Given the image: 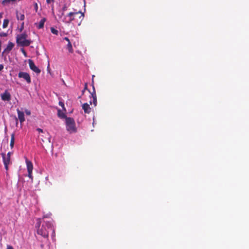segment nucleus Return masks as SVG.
Segmentation results:
<instances>
[{"mask_svg": "<svg viewBox=\"0 0 249 249\" xmlns=\"http://www.w3.org/2000/svg\"><path fill=\"white\" fill-rule=\"evenodd\" d=\"M23 26H21V28L20 29V31H22V28H23Z\"/></svg>", "mask_w": 249, "mask_h": 249, "instance_id": "36", "label": "nucleus"}, {"mask_svg": "<svg viewBox=\"0 0 249 249\" xmlns=\"http://www.w3.org/2000/svg\"><path fill=\"white\" fill-rule=\"evenodd\" d=\"M15 142V135L14 133L12 134L10 141V147L12 148L14 146Z\"/></svg>", "mask_w": 249, "mask_h": 249, "instance_id": "17", "label": "nucleus"}, {"mask_svg": "<svg viewBox=\"0 0 249 249\" xmlns=\"http://www.w3.org/2000/svg\"><path fill=\"white\" fill-rule=\"evenodd\" d=\"M9 22V21L8 19H4L3 22L2 27L3 28H6L7 27Z\"/></svg>", "mask_w": 249, "mask_h": 249, "instance_id": "19", "label": "nucleus"}, {"mask_svg": "<svg viewBox=\"0 0 249 249\" xmlns=\"http://www.w3.org/2000/svg\"><path fill=\"white\" fill-rule=\"evenodd\" d=\"M18 118L20 124L23 123L25 121L24 114L23 111H21L19 109H17Z\"/></svg>", "mask_w": 249, "mask_h": 249, "instance_id": "9", "label": "nucleus"}, {"mask_svg": "<svg viewBox=\"0 0 249 249\" xmlns=\"http://www.w3.org/2000/svg\"><path fill=\"white\" fill-rule=\"evenodd\" d=\"M67 10V7L66 5H64V6L62 8V12H61V14L59 15L60 18H62V16L64 15V12Z\"/></svg>", "mask_w": 249, "mask_h": 249, "instance_id": "20", "label": "nucleus"}, {"mask_svg": "<svg viewBox=\"0 0 249 249\" xmlns=\"http://www.w3.org/2000/svg\"><path fill=\"white\" fill-rule=\"evenodd\" d=\"M35 6L36 10V11H37V3H36L35 4Z\"/></svg>", "mask_w": 249, "mask_h": 249, "instance_id": "35", "label": "nucleus"}, {"mask_svg": "<svg viewBox=\"0 0 249 249\" xmlns=\"http://www.w3.org/2000/svg\"><path fill=\"white\" fill-rule=\"evenodd\" d=\"M17 18L18 20H23L25 18L24 15L21 13L17 12Z\"/></svg>", "mask_w": 249, "mask_h": 249, "instance_id": "16", "label": "nucleus"}, {"mask_svg": "<svg viewBox=\"0 0 249 249\" xmlns=\"http://www.w3.org/2000/svg\"><path fill=\"white\" fill-rule=\"evenodd\" d=\"M0 97L1 100L3 101L9 102L11 99V95L7 89L3 93L1 94Z\"/></svg>", "mask_w": 249, "mask_h": 249, "instance_id": "6", "label": "nucleus"}, {"mask_svg": "<svg viewBox=\"0 0 249 249\" xmlns=\"http://www.w3.org/2000/svg\"><path fill=\"white\" fill-rule=\"evenodd\" d=\"M18 77L24 79L28 84L31 83V79L29 74L26 72L20 71L18 74Z\"/></svg>", "mask_w": 249, "mask_h": 249, "instance_id": "5", "label": "nucleus"}, {"mask_svg": "<svg viewBox=\"0 0 249 249\" xmlns=\"http://www.w3.org/2000/svg\"><path fill=\"white\" fill-rule=\"evenodd\" d=\"M46 21V18H43L41 19V20L39 21L38 24L36 23V24L37 25L36 27L38 29H41L43 28L44 23Z\"/></svg>", "mask_w": 249, "mask_h": 249, "instance_id": "14", "label": "nucleus"}, {"mask_svg": "<svg viewBox=\"0 0 249 249\" xmlns=\"http://www.w3.org/2000/svg\"><path fill=\"white\" fill-rule=\"evenodd\" d=\"M21 51L25 56H27V53L24 49H21Z\"/></svg>", "mask_w": 249, "mask_h": 249, "instance_id": "24", "label": "nucleus"}, {"mask_svg": "<svg viewBox=\"0 0 249 249\" xmlns=\"http://www.w3.org/2000/svg\"><path fill=\"white\" fill-rule=\"evenodd\" d=\"M51 31L54 35H58V31L56 29H54V28L52 27L51 28Z\"/></svg>", "mask_w": 249, "mask_h": 249, "instance_id": "21", "label": "nucleus"}, {"mask_svg": "<svg viewBox=\"0 0 249 249\" xmlns=\"http://www.w3.org/2000/svg\"><path fill=\"white\" fill-rule=\"evenodd\" d=\"M1 156L2 157L5 169H6V170L7 171L8 170V165L9 164V163L10 162V158L7 157L6 156L5 154H4V153H2Z\"/></svg>", "mask_w": 249, "mask_h": 249, "instance_id": "8", "label": "nucleus"}, {"mask_svg": "<svg viewBox=\"0 0 249 249\" xmlns=\"http://www.w3.org/2000/svg\"><path fill=\"white\" fill-rule=\"evenodd\" d=\"M28 172V177L31 178L32 180H33V176H32V171H31V172Z\"/></svg>", "mask_w": 249, "mask_h": 249, "instance_id": "23", "label": "nucleus"}, {"mask_svg": "<svg viewBox=\"0 0 249 249\" xmlns=\"http://www.w3.org/2000/svg\"><path fill=\"white\" fill-rule=\"evenodd\" d=\"M85 90H84V89H83V90H82V93H83L84 92Z\"/></svg>", "mask_w": 249, "mask_h": 249, "instance_id": "37", "label": "nucleus"}, {"mask_svg": "<svg viewBox=\"0 0 249 249\" xmlns=\"http://www.w3.org/2000/svg\"><path fill=\"white\" fill-rule=\"evenodd\" d=\"M3 69V65L2 64L0 65V71H1Z\"/></svg>", "mask_w": 249, "mask_h": 249, "instance_id": "34", "label": "nucleus"}, {"mask_svg": "<svg viewBox=\"0 0 249 249\" xmlns=\"http://www.w3.org/2000/svg\"><path fill=\"white\" fill-rule=\"evenodd\" d=\"M11 154H12V153H11V152H9L7 153V155H6V156L7 157H8V158H10V156H11Z\"/></svg>", "mask_w": 249, "mask_h": 249, "instance_id": "30", "label": "nucleus"}, {"mask_svg": "<svg viewBox=\"0 0 249 249\" xmlns=\"http://www.w3.org/2000/svg\"><path fill=\"white\" fill-rule=\"evenodd\" d=\"M54 0H46V2L48 4L51 3L52 2H53Z\"/></svg>", "mask_w": 249, "mask_h": 249, "instance_id": "28", "label": "nucleus"}, {"mask_svg": "<svg viewBox=\"0 0 249 249\" xmlns=\"http://www.w3.org/2000/svg\"><path fill=\"white\" fill-rule=\"evenodd\" d=\"M26 163L27 165L28 172L32 171L33 169V165L32 162L26 159Z\"/></svg>", "mask_w": 249, "mask_h": 249, "instance_id": "13", "label": "nucleus"}, {"mask_svg": "<svg viewBox=\"0 0 249 249\" xmlns=\"http://www.w3.org/2000/svg\"><path fill=\"white\" fill-rule=\"evenodd\" d=\"M64 39L66 40L68 42V43L70 42V39L67 37H64Z\"/></svg>", "mask_w": 249, "mask_h": 249, "instance_id": "31", "label": "nucleus"}, {"mask_svg": "<svg viewBox=\"0 0 249 249\" xmlns=\"http://www.w3.org/2000/svg\"><path fill=\"white\" fill-rule=\"evenodd\" d=\"M14 46V44L11 42H9L7 45L6 48L4 49L3 52V53H9L13 48Z\"/></svg>", "mask_w": 249, "mask_h": 249, "instance_id": "10", "label": "nucleus"}, {"mask_svg": "<svg viewBox=\"0 0 249 249\" xmlns=\"http://www.w3.org/2000/svg\"><path fill=\"white\" fill-rule=\"evenodd\" d=\"M7 36V33H0V37H6Z\"/></svg>", "mask_w": 249, "mask_h": 249, "instance_id": "22", "label": "nucleus"}, {"mask_svg": "<svg viewBox=\"0 0 249 249\" xmlns=\"http://www.w3.org/2000/svg\"><path fill=\"white\" fill-rule=\"evenodd\" d=\"M67 48L68 50L69 53H73V50L72 46V45H71V42L68 43V44L67 45Z\"/></svg>", "mask_w": 249, "mask_h": 249, "instance_id": "18", "label": "nucleus"}, {"mask_svg": "<svg viewBox=\"0 0 249 249\" xmlns=\"http://www.w3.org/2000/svg\"><path fill=\"white\" fill-rule=\"evenodd\" d=\"M87 88H88V85H87V83H85V87H84V90L87 89Z\"/></svg>", "mask_w": 249, "mask_h": 249, "instance_id": "33", "label": "nucleus"}, {"mask_svg": "<svg viewBox=\"0 0 249 249\" xmlns=\"http://www.w3.org/2000/svg\"><path fill=\"white\" fill-rule=\"evenodd\" d=\"M66 129L70 133L77 132V128L74 119L71 117L66 118Z\"/></svg>", "mask_w": 249, "mask_h": 249, "instance_id": "2", "label": "nucleus"}, {"mask_svg": "<svg viewBox=\"0 0 249 249\" xmlns=\"http://www.w3.org/2000/svg\"><path fill=\"white\" fill-rule=\"evenodd\" d=\"M6 249H14L12 246H11L10 245H8V246H7Z\"/></svg>", "mask_w": 249, "mask_h": 249, "instance_id": "32", "label": "nucleus"}, {"mask_svg": "<svg viewBox=\"0 0 249 249\" xmlns=\"http://www.w3.org/2000/svg\"><path fill=\"white\" fill-rule=\"evenodd\" d=\"M15 0H4L2 2H4V1L10 2L11 1H14Z\"/></svg>", "mask_w": 249, "mask_h": 249, "instance_id": "29", "label": "nucleus"}, {"mask_svg": "<svg viewBox=\"0 0 249 249\" xmlns=\"http://www.w3.org/2000/svg\"><path fill=\"white\" fill-rule=\"evenodd\" d=\"M29 65L31 70L36 73H40L41 71L35 65L34 61L32 60H29Z\"/></svg>", "mask_w": 249, "mask_h": 249, "instance_id": "7", "label": "nucleus"}, {"mask_svg": "<svg viewBox=\"0 0 249 249\" xmlns=\"http://www.w3.org/2000/svg\"><path fill=\"white\" fill-rule=\"evenodd\" d=\"M25 112V113L26 114V115H31V111L29 110L26 109Z\"/></svg>", "mask_w": 249, "mask_h": 249, "instance_id": "25", "label": "nucleus"}, {"mask_svg": "<svg viewBox=\"0 0 249 249\" xmlns=\"http://www.w3.org/2000/svg\"><path fill=\"white\" fill-rule=\"evenodd\" d=\"M90 96L93 99V104H94V106H96L97 105V101L94 86H93V91L92 93H90Z\"/></svg>", "mask_w": 249, "mask_h": 249, "instance_id": "12", "label": "nucleus"}, {"mask_svg": "<svg viewBox=\"0 0 249 249\" xmlns=\"http://www.w3.org/2000/svg\"><path fill=\"white\" fill-rule=\"evenodd\" d=\"M41 219L38 218L36 224V228H37V233L40 235L44 238H48L49 236V229H52V224L50 222L44 221L41 226Z\"/></svg>", "mask_w": 249, "mask_h": 249, "instance_id": "1", "label": "nucleus"}, {"mask_svg": "<svg viewBox=\"0 0 249 249\" xmlns=\"http://www.w3.org/2000/svg\"><path fill=\"white\" fill-rule=\"evenodd\" d=\"M77 16H78L79 18L80 19V21L82 20L84 18V15L81 12H70L68 14V16L70 17L69 22H70L74 19V18Z\"/></svg>", "mask_w": 249, "mask_h": 249, "instance_id": "4", "label": "nucleus"}, {"mask_svg": "<svg viewBox=\"0 0 249 249\" xmlns=\"http://www.w3.org/2000/svg\"><path fill=\"white\" fill-rule=\"evenodd\" d=\"M27 37V35L25 33L18 35L16 37L17 43L23 47L29 46L31 43V41L26 39Z\"/></svg>", "mask_w": 249, "mask_h": 249, "instance_id": "3", "label": "nucleus"}, {"mask_svg": "<svg viewBox=\"0 0 249 249\" xmlns=\"http://www.w3.org/2000/svg\"><path fill=\"white\" fill-rule=\"evenodd\" d=\"M59 105L61 106L62 107H64V104L63 102H59Z\"/></svg>", "mask_w": 249, "mask_h": 249, "instance_id": "26", "label": "nucleus"}, {"mask_svg": "<svg viewBox=\"0 0 249 249\" xmlns=\"http://www.w3.org/2000/svg\"><path fill=\"white\" fill-rule=\"evenodd\" d=\"M82 109L85 113L89 114L91 111V108L88 103H85L82 105Z\"/></svg>", "mask_w": 249, "mask_h": 249, "instance_id": "11", "label": "nucleus"}, {"mask_svg": "<svg viewBox=\"0 0 249 249\" xmlns=\"http://www.w3.org/2000/svg\"><path fill=\"white\" fill-rule=\"evenodd\" d=\"M36 130H37V131H38L39 133H40V132H41V133H43V130H42V129H41V128H37Z\"/></svg>", "mask_w": 249, "mask_h": 249, "instance_id": "27", "label": "nucleus"}, {"mask_svg": "<svg viewBox=\"0 0 249 249\" xmlns=\"http://www.w3.org/2000/svg\"><path fill=\"white\" fill-rule=\"evenodd\" d=\"M57 115L58 117L61 119H65L66 120V118H68L66 115L65 113L62 112L60 109H58L57 110Z\"/></svg>", "mask_w": 249, "mask_h": 249, "instance_id": "15", "label": "nucleus"}]
</instances>
